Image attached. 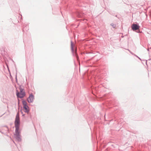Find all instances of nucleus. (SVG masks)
Returning a JSON list of instances; mask_svg holds the SVG:
<instances>
[{"label": "nucleus", "mask_w": 151, "mask_h": 151, "mask_svg": "<svg viewBox=\"0 0 151 151\" xmlns=\"http://www.w3.org/2000/svg\"><path fill=\"white\" fill-rule=\"evenodd\" d=\"M71 49L73 55L76 56L77 58H78V56L76 54V50L75 51V52H74V49L73 48V44L72 41H71Z\"/></svg>", "instance_id": "nucleus-5"}, {"label": "nucleus", "mask_w": 151, "mask_h": 151, "mask_svg": "<svg viewBox=\"0 0 151 151\" xmlns=\"http://www.w3.org/2000/svg\"><path fill=\"white\" fill-rule=\"evenodd\" d=\"M128 50L131 53H132V54H133V53H132V52H130V51L129 50Z\"/></svg>", "instance_id": "nucleus-9"}, {"label": "nucleus", "mask_w": 151, "mask_h": 151, "mask_svg": "<svg viewBox=\"0 0 151 151\" xmlns=\"http://www.w3.org/2000/svg\"><path fill=\"white\" fill-rule=\"evenodd\" d=\"M147 50L148 51H149V49H147Z\"/></svg>", "instance_id": "nucleus-11"}, {"label": "nucleus", "mask_w": 151, "mask_h": 151, "mask_svg": "<svg viewBox=\"0 0 151 151\" xmlns=\"http://www.w3.org/2000/svg\"><path fill=\"white\" fill-rule=\"evenodd\" d=\"M137 56V58H138L140 60H141V59L140 58H139V57H138L137 56Z\"/></svg>", "instance_id": "nucleus-10"}, {"label": "nucleus", "mask_w": 151, "mask_h": 151, "mask_svg": "<svg viewBox=\"0 0 151 151\" xmlns=\"http://www.w3.org/2000/svg\"><path fill=\"white\" fill-rule=\"evenodd\" d=\"M34 99V96L31 94L29 95V97L27 99V100L29 103H32L33 102Z\"/></svg>", "instance_id": "nucleus-3"}, {"label": "nucleus", "mask_w": 151, "mask_h": 151, "mask_svg": "<svg viewBox=\"0 0 151 151\" xmlns=\"http://www.w3.org/2000/svg\"><path fill=\"white\" fill-rule=\"evenodd\" d=\"M23 108L24 109V111L25 112L28 113L29 111V107L27 105L23 106Z\"/></svg>", "instance_id": "nucleus-6"}, {"label": "nucleus", "mask_w": 151, "mask_h": 151, "mask_svg": "<svg viewBox=\"0 0 151 151\" xmlns=\"http://www.w3.org/2000/svg\"><path fill=\"white\" fill-rule=\"evenodd\" d=\"M20 92L19 93L17 92V97L19 98H23L25 95V93L24 91V89L22 88H20ZM17 91H18L17 90Z\"/></svg>", "instance_id": "nucleus-2"}, {"label": "nucleus", "mask_w": 151, "mask_h": 151, "mask_svg": "<svg viewBox=\"0 0 151 151\" xmlns=\"http://www.w3.org/2000/svg\"><path fill=\"white\" fill-rule=\"evenodd\" d=\"M111 26H112V27L114 28H115L116 27V25L115 24H114L113 23L111 24Z\"/></svg>", "instance_id": "nucleus-8"}, {"label": "nucleus", "mask_w": 151, "mask_h": 151, "mask_svg": "<svg viewBox=\"0 0 151 151\" xmlns=\"http://www.w3.org/2000/svg\"><path fill=\"white\" fill-rule=\"evenodd\" d=\"M22 104L23 105V106H25L27 105V103L26 101H23Z\"/></svg>", "instance_id": "nucleus-7"}, {"label": "nucleus", "mask_w": 151, "mask_h": 151, "mask_svg": "<svg viewBox=\"0 0 151 151\" xmlns=\"http://www.w3.org/2000/svg\"><path fill=\"white\" fill-rule=\"evenodd\" d=\"M15 125L16 129L14 134V137L17 141L20 142L21 140V139L20 135L19 134V132L20 125L19 114V113H17L16 116Z\"/></svg>", "instance_id": "nucleus-1"}, {"label": "nucleus", "mask_w": 151, "mask_h": 151, "mask_svg": "<svg viewBox=\"0 0 151 151\" xmlns=\"http://www.w3.org/2000/svg\"><path fill=\"white\" fill-rule=\"evenodd\" d=\"M131 27L132 29L134 31L139 29V27L137 24H133L132 25Z\"/></svg>", "instance_id": "nucleus-4"}]
</instances>
